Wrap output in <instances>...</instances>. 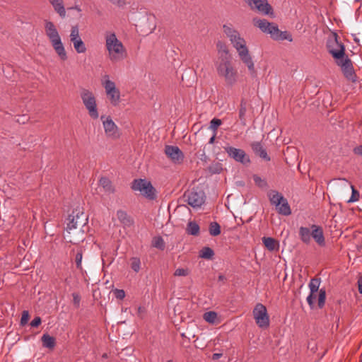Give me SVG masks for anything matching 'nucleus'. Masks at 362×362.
Segmentation results:
<instances>
[{"mask_svg": "<svg viewBox=\"0 0 362 362\" xmlns=\"http://www.w3.org/2000/svg\"><path fill=\"white\" fill-rule=\"evenodd\" d=\"M204 194L202 192L187 191L183 195V200L193 208L200 207L204 203Z\"/></svg>", "mask_w": 362, "mask_h": 362, "instance_id": "ddd939ff", "label": "nucleus"}, {"mask_svg": "<svg viewBox=\"0 0 362 362\" xmlns=\"http://www.w3.org/2000/svg\"><path fill=\"white\" fill-rule=\"evenodd\" d=\"M252 10H256L258 13L274 16L272 7L267 0H245Z\"/></svg>", "mask_w": 362, "mask_h": 362, "instance_id": "2eb2a0df", "label": "nucleus"}, {"mask_svg": "<svg viewBox=\"0 0 362 362\" xmlns=\"http://www.w3.org/2000/svg\"><path fill=\"white\" fill-rule=\"evenodd\" d=\"M253 316L257 325L261 328L269 325V317L266 307L262 303H257L253 310Z\"/></svg>", "mask_w": 362, "mask_h": 362, "instance_id": "f8f14e48", "label": "nucleus"}, {"mask_svg": "<svg viewBox=\"0 0 362 362\" xmlns=\"http://www.w3.org/2000/svg\"><path fill=\"white\" fill-rule=\"evenodd\" d=\"M80 96L89 116L92 119H98L99 113L94 93L88 89L83 88L80 92Z\"/></svg>", "mask_w": 362, "mask_h": 362, "instance_id": "423d86ee", "label": "nucleus"}, {"mask_svg": "<svg viewBox=\"0 0 362 362\" xmlns=\"http://www.w3.org/2000/svg\"><path fill=\"white\" fill-rule=\"evenodd\" d=\"M217 73L223 77L226 83L229 86H233L238 80V72L233 66L230 59L222 58V61L216 64Z\"/></svg>", "mask_w": 362, "mask_h": 362, "instance_id": "39448f33", "label": "nucleus"}, {"mask_svg": "<svg viewBox=\"0 0 362 362\" xmlns=\"http://www.w3.org/2000/svg\"><path fill=\"white\" fill-rule=\"evenodd\" d=\"M105 132L107 136L116 137L117 136L118 128L110 117H107L103 121Z\"/></svg>", "mask_w": 362, "mask_h": 362, "instance_id": "6ab92c4d", "label": "nucleus"}, {"mask_svg": "<svg viewBox=\"0 0 362 362\" xmlns=\"http://www.w3.org/2000/svg\"><path fill=\"white\" fill-rule=\"evenodd\" d=\"M48 1L53 7L54 11L57 13L62 18L66 17V12L63 0H48Z\"/></svg>", "mask_w": 362, "mask_h": 362, "instance_id": "412c9836", "label": "nucleus"}, {"mask_svg": "<svg viewBox=\"0 0 362 362\" xmlns=\"http://www.w3.org/2000/svg\"><path fill=\"white\" fill-rule=\"evenodd\" d=\"M335 62L337 65L340 67L341 72L347 80L352 82L356 81V74L355 73L352 62L347 55Z\"/></svg>", "mask_w": 362, "mask_h": 362, "instance_id": "9d476101", "label": "nucleus"}, {"mask_svg": "<svg viewBox=\"0 0 362 362\" xmlns=\"http://www.w3.org/2000/svg\"><path fill=\"white\" fill-rule=\"evenodd\" d=\"M247 112V103L244 100H241L240 103V107L239 110V118L243 122V124H245V114Z\"/></svg>", "mask_w": 362, "mask_h": 362, "instance_id": "e433bc0d", "label": "nucleus"}, {"mask_svg": "<svg viewBox=\"0 0 362 362\" xmlns=\"http://www.w3.org/2000/svg\"><path fill=\"white\" fill-rule=\"evenodd\" d=\"M298 235L300 240L306 245L310 243L311 238H313L319 246L325 245L322 228L318 225L313 224L310 228L300 226L298 230Z\"/></svg>", "mask_w": 362, "mask_h": 362, "instance_id": "20e7f679", "label": "nucleus"}, {"mask_svg": "<svg viewBox=\"0 0 362 362\" xmlns=\"http://www.w3.org/2000/svg\"><path fill=\"white\" fill-rule=\"evenodd\" d=\"M225 279V276L223 275H219L218 276V280L219 281H223Z\"/></svg>", "mask_w": 362, "mask_h": 362, "instance_id": "13d9d810", "label": "nucleus"}, {"mask_svg": "<svg viewBox=\"0 0 362 362\" xmlns=\"http://www.w3.org/2000/svg\"><path fill=\"white\" fill-rule=\"evenodd\" d=\"M142 311V308L141 307L138 308V312L141 313Z\"/></svg>", "mask_w": 362, "mask_h": 362, "instance_id": "052dcab7", "label": "nucleus"}, {"mask_svg": "<svg viewBox=\"0 0 362 362\" xmlns=\"http://www.w3.org/2000/svg\"><path fill=\"white\" fill-rule=\"evenodd\" d=\"M152 245L156 248L163 250L165 247V243L161 237H156L152 241Z\"/></svg>", "mask_w": 362, "mask_h": 362, "instance_id": "a19ab883", "label": "nucleus"}, {"mask_svg": "<svg viewBox=\"0 0 362 362\" xmlns=\"http://www.w3.org/2000/svg\"><path fill=\"white\" fill-rule=\"evenodd\" d=\"M225 151L228 153V156L236 162L241 163L242 164H248L250 163L249 156L245 152L240 148H236L232 146L224 147Z\"/></svg>", "mask_w": 362, "mask_h": 362, "instance_id": "dca6fc26", "label": "nucleus"}, {"mask_svg": "<svg viewBox=\"0 0 362 362\" xmlns=\"http://www.w3.org/2000/svg\"><path fill=\"white\" fill-rule=\"evenodd\" d=\"M204 320L209 323H214L216 318H217V314L214 311H209L206 312L204 314Z\"/></svg>", "mask_w": 362, "mask_h": 362, "instance_id": "4c0bfd02", "label": "nucleus"}, {"mask_svg": "<svg viewBox=\"0 0 362 362\" xmlns=\"http://www.w3.org/2000/svg\"><path fill=\"white\" fill-rule=\"evenodd\" d=\"M286 40L289 42H292L293 38L290 33L287 31H281L278 34L277 38L275 40Z\"/></svg>", "mask_w": 362, "mask_h": 362, "instance_id": "58836bf2", "label": "nucleus"}, {"mask_svg": "<svg viewBox=\"0 0 362 362\" xmlns=\"http://www.w3.org/2000/svg\"><path fill=\"white\" fill-rule=\"evenodd\" d=\"M82 257H83V250L81 248H78L76 250V253L75 255V263L76 268L81 271H82Z\"/></svg>", "mask_w": 362, "mask_h": 362, "instance_id": "f704fd0d", "label": "nucleus"}, {"mask_svg": "<svg viewBox=\"0 0 362 362\" xmlns=\"http://www.w3.org/2000/svg\"><path fill=\"white\" fill-rule=\"evenodd\" d=\"M223 33L229 38L231 44L238 53L240 59L247 66L250 74L252 76H255L256 70L255 69L254 62L249 54L245 39L242 37L239 32L234 29L230 25H223Z\"/></svg>", "mask_w": 362, "mask_h": 362, "instance_id": "f257e3e1", "label": "nucleus"}, {"mask_svg": "<svg viewBox=\"0 0 362 362\" xmlns=\"http://www.w3.org/2000/svg\"><path fill=\"white\" fill-rule=\"evenodd\" d=\"M350 187L351 189V196L349 198V199L347 201V202L353 203V202H357L358 200L360 194H359L358 191H357L354 188V185H352L351 184H350Z\"/></svg>", "mask_w": 362, "mask_h": 362, "instance_id": "ea45409f", "label": "nucleus"}, {"mask_svg": "<svg viewBox=\"0 0 362 362\" xmlns=\"http://www.w3.org/2000/svg\"><path fill=\"white\" fill-rule=\"evenodd\" d=\"M112 4L118 6L123 7L126 4L125 0H108Z\"/></svg>", "mask_w": 362, "mask_h": 362, "instance_id": "de8ad7c7", "label": "nucleus"}, {"mask_svg": "<svg viewBox=\"0 0 362 362\" xmlns=\"http://www.w3.org/2000/svg\"><path fill=\"white\" fill-rule=\"evenodd\" d=\"M216 134H217V133L213 132V135H212V136L210 138V139L209 141V144H212L214 143Z\"/></svg>", "mask_w": 362, "mask_h": 362, "instance_id": "5fc2aeb1", "label": "nucleus"}, {"mask_svg": "<svg viewBox=\"0 0 362 362\" xmlns=\"http://www.w3.org/2000/svg\"><path fill=\"white\" fill-rule=\"evenodd\" d=\"M44 28L45 35L49 39L54 50L61 60L66 61L68 58L67 54L56 25L51 21L45 20Z\"/></svg>", "mask_w": 362, "mask_h": 362, "instance_id": "7ed1b4c3", "label": "nucleus"}, {"mask_svg": "<svg viewBox=\"0 0 362 362\" xmlns=\"http://www.w3.org/2000/svg\"><path fill=\"white\" fill-rule=\"evenodd\" d=\"M354 153L356 155L362 156V145L355 147L354 148Z\"/></svg>", "mask_w": 362, "mask_h": 362, "instance_id": "603ef678", "label": "nucleus"}, {"mask_svg": "<svg viewBox=\"0 0 362 362\" xmlns=\"http://www.w3.org/2000/svg\"><path fill=\"white\" fill-rule=\"evenodd\" d=\"M199 226L195 221L188 222L186 228L187 234L197 236L199 234Z\"/></svg>", "mask_w": 362, "mask_h": 362, "instance_id": "c85d7f7f", "label": "nucleus"}, {"mask_svg": "<svg viewBox=\"0 0 362 362\" xmlns=\"http://www.w3.org/2000/svg\"><path fill=\"white\" fill-rule=\"evenodd\" d=\"M189 274V270L187 268H178L174 272V275L176 276H186Z\"/></svg>", "mask_w": 362, "mask_h": 362, "instance_id": "37998d69", "label": "nucleus"}, {"mask_svg": "<svg viewBox=\"0 0 362 362\" xmlns=\"http://www.w3.org/2000/svg\"><path fill=\"white\" fill-rule=\"evenodd\" d=\"M105 41L108 57L111 62H117L127 57V49L115 33L107 32L105 34Z\"/></svg>", "mask_w": 362, "mask_h": 362, "instance_id": "f03ea898", "label": "nucleus"}, {"mask_svg": "<svg viewBox=\"0 0 362 362\" xmlns=\"http://www.w3.org/2000/svg\"><path fill=\"white\" fill-rule=\"evenodd\" d=\"M69 39L77 54H83L86 52V45L80 35L79 28L77 25L71 26Z\"/></svg>", "mask_w": 362, "mask_h": 362, "instance_id": "1a4fd4ad", "label": "nucleus"}, {"mask_svg": "<svg viewBox=\"0 0 362 362\" xmlns=\"http://www.w3.org/2000/svg\"><path fill=\"white\" fill-rule=\"evenodd\" d=\"M358 286L359 293H362V276H361L358 280Z\"/></svg>", "mask_w": 362, "mask_h": 362, "instance_id": "864d4df0", "label": "nucleus"}, {"mask_svg": "<svg viewBox=\"0 0 362 362\" xmlns=\"http://www.w3.org/2000/svg\"><path fill=\"white\" fill-rule=\"evenodd\" d=\"M222 124V121L220 119L214 118L210 122L209 128L213 131V132L217 133V129L219 126Z\"/></svg>", "mask_w": 362, "mask_h": 362, "instance_id": "79ce46f5", "label": "nucleus"}, {"mask_svg": "<svg viewBox=\"0 0 362 362\" xmlns=\"http://www.w3.org/2000/svg\"><path fill=\"white\" fill-rule=\"evenodd\" d=\"M214 255V250L209 247H204L200 251L199 257L204 259H210L213 257Z\"/></svg>", "mask_w": 362, "mask_h": 362, "instance_id": "473e14b6", "label": "nucleus"}, {"mask_svg": "<svg viewBox=\"0 0 362 362\" xmlns=\"http://www.w3.org/2000/svg\"><path fill=\"white\" fill-rule=\"evenodd\" d=\"M29 320V313L27 310H24L22 313L21 319V325L24 326L25 325Z\"/></svg>", "mask_w": 362, "mask_h": 362, "instance_id": "49530a36", "label": "nucleus"}, {"mask_svg": "<svg viewBox=\"0 0 362 362\" xmlns=\"http://www.w3.org/2000/svg\"><path fill=\"white\" fill-rule=\"evenodd\" d=\"M73 297V303L75 308H78L80 306V302H81V296L77 293H72Z\"/></svg>", "mask_w": 362, "mask_h": 362, "instance_id": "a18cd8bd", "label": "nucleus"}, {"mask_svg": "<svg viewBox=\"0 0 362 362\" xmlns=\"http://www.w3.org/2000/svg\"><path fill=\"white\" fill-rule=\"evenodd\" d=\"M354 153L356 155L362 156V145L355 147L354 148Z\"/></svg>", "mask_w": 362, "mask_h": 362, "instance_id": "3c124183", "label": "nucleus"}, {"mask_svg": "<svg viewBox=\"0 0 362 362\" xmlns=\"http://www.w3.org/2000/svg\"><path fill=\"white\" fill-rule=\"evenodd\" d=\"M341 180L347 182V180L346 179H341Z\"/></svg>", "mask_w": 362, "mask_h": 362, "instance_id": "680f3d73", "label": "nucleus"}, {"mask_svg": "<svg viewBox=\"0 0 362 362\" xmlns=\"http://www.w3.org/2000/svg\"><path fill=\"white\" fill-rule=\"evenodd\" d=\"M102 85L110 103L113 106H117L120 102V92L116 88L115 82L110 80L107 74L103 76Z\"/></svg>", "mask_w": 362, "mask_h": 362, "instance_id": "0eeeda50", "label": "nucleus"}, {"mask_svg": "<svg viewBox=\"0 0 362 362\" xmlns=\"http://www.w3.org/2000/svg\"><path fill=\"white\" fill-rule=\"evenodd\" d=\"M68 222L66 223V230L69 233L73 229L77 228L78 226H83L87 221L86 216L83 212L79 211H74L69 216Z\"/></svg>", "mask_w": 362, "mask_h": 362, "instance_id": "4468645a", "label": "nucleus"}, {"mask_svg": "<svg viewBox=\"0 0 362 362\" xmlns=\"http://www.w3.org/2000/svg\"><path fill=\"white\" fill-rule=\"evenodd\" d=\"M327 49L335 62L346 56L345 47L342 42L338 41L337 37L327 41Z\"/></svg>", "mask_w": 362, "mask_h": 362, "instance_id": "9b49d317", "label": "nucleus"}, {"mask_svg": "<svg viewBox=\"0 0 362 362\" xmlns=\"http://www.w3.org/2000/svg\"><path fill=\"white\" fill-rule=\"evenodd\" d=\"M41 318L40 317H35L30 322V326L33 327H37L41 324Z\"/></svg>", "mask_w": 362, "mask_h": 362, "instance_id": "8fccbe9b", "label": "nucleus"}, {"mask_svg": "<svg viewBox=\"0 0 362 362\" xmlns=\"http://www.w3.org/2000/svg\"><path fill=\"white\" fill-rule=\"evenodd\" d=\"M132 189L134 191H139L143 196L149 199L152 200L156 198L154 187L146 179L134 180L132 182Z\"/></svg>", "mask_w": 362, "mask_h": 362, "instance_id": "6e6552de", "label": "nucleus"}, {"mask_svg": "<svg viewBox=\"0 0 362 362\" xmlns=\"http://www.w3.org/2000/svg\"><path fill=\"white\" fill-rule=\"evenodd\" d=\"M268 197L272 205L278 206L281 202H284V197L276 190H271L268 193Z\"/></svg>", "mask_w": 362, "mask_h": 362, "instance_id": "5701e85b", "label": "nucleus"}, {"mask_svg": "<svg viewBox=\"0 0 362 362\" xmlns=\"http://www.w3.org/2000/svg\"><path fill=\"white\" fill-rule=\"evenodd\" d=\"M255 25L257 26L263 33L269 34V30H272V25L273 23H269L265 19L254 20Z\"/></svg>", "mask_w": 362, "mask_h": 362, "instance_id": "393cba45", "label": "nucleus"}, {"mask_svg": "<svg viewBox=\"0 0 362 362\" xmlns=\"http://www.w3.org/2000/svg\"><path fill=\"white\" fill-rule=\"evenodd\" d=\"M167 362H173L172 360H168Z\"/></svg>", "mask_w": 362, "mask_h": 362, "instance_id": "e2e57ef3", "label": "nucleus"}, {"mask_svg": "<svg viewBox=\"0 0 362 362\" xmlns=\"http://www.w3.org/2000/svg\"><path fill=\"white\" fill-rule=\"evenodd\" d=\"M131 269L136 273H138L141 269V260L139 257H134L130 259Z\"/></svg>", "mask_w": 362, "mask_h": 362, "instance_id": "72a5a7b5", "label": "nucleus"}, {"mask_svg": "<svg viewBox=\"0 0 362 362\" xmlns=\"http://www.w3.org/2000/svg\"><path fill=\"white\" fill-rule=\"evenodd\" d=\"M276 209L279 214L284 216H289L291 214L290 205L286 198H284V202H281L278 206H276Z\"/></svg>", "mask_w": 362, "mask_h": 362, "instance_id": "a878e982", "label": "nucleus"}, {"mask_svg": "<svg viewBox=\"0 0 362 362\" xmlns=\"http://www.w3.org/2000/svg\"><path fill=\"white\" fill-rule=\"evenodd\" d=\"M326 300V291L325 288H320L319 291L317 305L319 308H322L325 304Z\"/></svg>", "mask_w": 362, "mask_h": 362, "instance_id": "c9c22d12", "label": "nucleus"}, {"mask_svg": "<svg viewBox=\"0 0 362 362\" xmlns=\"http://www.w3.org/2000/svg\"><path fill=\"white\" fill-rule=\"evenodd\" d=\"M320 285V279H312L309 283V288L310 290V293L309 296L307 297V302L311 309L315 308V300L316 298L315 293L319 290V287Z\"/></svg>", "mask_w": 362, "mask_h": 362, "instance_id": "a211bd4d", "label": "nucleus"}, {"mask_svg": "<svg viewBox=\"0 0 362 362\" xmlns=\"http://www.w3.org/2000/svg\"><path fill=\"white\" fill-rule=\"evenodd\" d=\"M253 180L256 184H259L262 181L261 178L257 175H255Z\"/></svg>", "mask_w": 362, "mask_h": 362, "instance_id": "4d7b16f0", "label": "nucleus"}, {"mask_svg": "<svg viewBox=\"0 0 362 362\" xmlns=\"http://www.w3.org/2000/svg\"><path fill=\"white\" fill-rule=\"evenodd\" d=\"M42 342L43 346L48 349H53L55 346V339L47 334L42 335Z\"/></svg>", "mask_w": 362, "mask_h": 362, "instance_id": "c756f323", "label": "nucleus"}, {"mask_svg": "<svg viewBox=\"0 0 362 362\" xmlns=\"http://www.w3.org/2000/svg\"><path fill=\"white\" fill-rule=\"evenodd\" d=\"M217 48L218 50L219 57L218 62L222 61L223 57L230 59L228 57V49L226 45L221 42L217 43Z\"/></svg>", "mask_w": 362, "mask_h": 362, "instance_id": "7c9ffc66", "label": "nucleus"}, {"mask_svg": "<svg viewBox=\"0 0 362 362\" xmlns=\"http://www.w3.org/2000/svg\"><path fill=\"white\" fill-rule=\"evenodd\" d=\"M251 148L254 153L259 156L262 159L269 161L270 157L268 156L266 150L264 148L262 144L259 141H255L251 144Z\"/></svg>", "mask_w": 362, "mask_h": 362, "instance_id": "aec40b11", "label": "nucleus"}, {"mask_svg": "<svg viewBox=\"0 0 362 362\" xmlns=\"http://www.w3.org/2000/svg\"><path fill=\"white\" fill-rule=\"evenodd\" d=\"M255 25L257 26L263 33L269 34V30H272V25L273 23H269L265 19L254 20Z\"/></svg>", "mask_w": 362, "mask_h": 362, "instance_id": "b1692460", "label": "nucleus"}, {"mask_svg": "<svg viewBox=\"0 0 362 362\" xmlns=\"http://www.w3.org/2000/svg\"><path fill=\"white\" fill-rule=\"evenodd\" d=\"M271 28L272 30H269V35H271V37L272 39L276 40L277 38L280 30L279 29L278 26L274 23H272Z\"/></svg>", "mask_w": 362, "mask_h": 362, "instance_id": "c03bdc74", "label": "nucleus"}, {"mask_svg": "<svg viewBox=\"0 0 362 362\" xmlns=\"http://www.w3.org/2000/svg\"><path fill=\"white\" fill-rule=\"evenodd\" d=\"M99 185L104 189L105 192L108 194H112L115 192L112 182L107 177H101L99 180Z\"/></svg>", "mask_w": 362, "mask_h": 362, "instance_id": "cd10ccee", "label": "nucleus"}, {"mask_svg": "<svg viewBox=\"0 0 362 362\" xmlns=\"http://www.w3.org/2000/svg\"><path fill=\"white\" fill-rule=\"evenodd\" d=\"M262 243L269 250L274 251L279 249V243L273 238L264 237L262 238Z\"/></svg>", "mask_w": 362, "mask_h": 362, "instance_id": "bb28decb", "label": "nucleus"}, {"mask_svg": "<svg viewBox=\"0 0 362 362\" xmlns=\"http://www.w3.org/2000/svg\"><path fill=\"white\" fill-rule=\"evenodd\" d=\"M73 8L76 9V11H81V8H80V7H79V6H75Z\"/></svg>", "mask_w": 362, "mask_h": 362, "instance_id": "bf43d9fd", "label": "nucleus"}, {"mask_svg": "<svg viewBox=\"0 0 362 362\" xmlns=\"http://www.w3.org/2000/svg\"><path fill=\"white\" fill-rule=\"evenodd\" d=\"M209 234L212 236H217L221 233V226L217 222H211L209 228Z\"/></svg>", "mask_w": 362, "mask_h": 362, "instance_id": "2f4dec72", "label": "nucleus"}, {"mask_svg": "<svg viewBox=\"0 0 362 362\" xmlns=\"http://www.w3.org/2000/svg\"><path fill=\"white\" fill-rule=\"evenodd\" d=\"M165 153L175 164L182 163L185 158L182 151L176 146H166Z\"/></svg>", "mask_w": 362, "mask_h": 362, "instance_id": "f3484780", "label": "nucleus"}, {"mask_svg": "<svg viewBox=\"0 0 362 362\" xmlns=\"http://www.w3.org/2000/svg\"><path fill=\"white\" fill-rule=\"evenodd\" d=\"M117 217L124 226L129 227L133 225L134 221L127 213L123 210H118L117 211Z\"/></svg>", "mask_w": 362, "mask_h": 362, "instance_id": "4be33fe9", "label": "nucleus"}, {"mask_svg": "<svg viewBox=\"0 0 362 362\" xmlns=\"http://www.w3.org/2000/svg\"><path fill=\"white\" fill-rule=\"evenodd\" d=\"M222 356V354L220 353H215L212 356L213 360H218Z\"/></svg>", "mask_w": 362, "mask_h": 362, "instance_id": "6e6d98bb", "label": "nucleus"}, {"mask_svg": "<svg viewBox=\"0 0 362 362\" xmlns=\"http://www.w3.org/2000/svg\"><path fill=\"white\" fill-rule=\"evenodd\" d=\"M115 293L116 298L118 299L122 300L125 297V292L124 291V290L116 289Z\"/></svg>", "mask_w": 362, "mask_h": 362, "instance_id": "09e8293b", "label": "nucleus"}]
</instances>
